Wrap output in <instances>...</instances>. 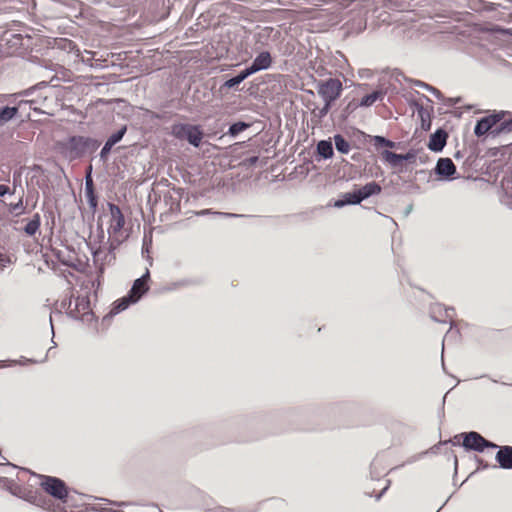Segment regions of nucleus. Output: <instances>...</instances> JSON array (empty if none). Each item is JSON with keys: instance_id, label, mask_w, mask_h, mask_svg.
Returning a JSON list of instances; mask_svg holds the SVG:
<instances>
[{"instance_id": "obj_1", "label": "nucleus", "mask_w": 512, "mask_h": 512, "mask_svg": "<svg viewBox=\"0 0 512 512\" xmlns=\"http://www.w3.org/2000/svg\"><path fill=\"white\" fill-rule=\"evenodd\" d=\"M100 146V140L85 135H72L57 144L59 153L69 161L92 155Z\"/></svg>"}, {"instance_id": "obj_2", "label": "nucleus", "mask_w": 512, "mask_h": 512, "mask_svg": "<svg viewBox=\"0 0 512 512\" xmlns=\"http://www.w3.org/2000/svg\"><path fill=\"white\" fill-rule=\"evenodd\" d=\"M170 134L180 141H187L194 148L201 146L205 136L201 125L191 123H174Z\"/></svg>"}, {"instance_id": "obj_3", "label": "nucleus", "mask_w": 512, "mask_h": 512, "mask_svg": "<svg viewBox=\"0 0 512 512\" xmlns=\"http://www.w3.org/2000/svg\"><path fill=\"white\" fill-rule=\"evenodd\" d=\"M41 479L40 487L42 490L51 498L59 501H63L68 497V492H74L77 494V490L71 488L67 485V483L56 476L50 475H39Z\"/></svg>"}, {"instance_id": "obj_4", "label": "nucleus", "mask_w": 512, "mask_h": 512, "mask_svg": "<svg viewBox=\"0 0 512 512\" xmlns=\"http://www.w3.org/2000/svg\"><path fill=\"white\" fill-rule=\"evenodd\" d=\"M316 90L323 100L335 102L343 91L342 82L338 78H327L319 80L316 84Z\"/></svg>"}, {"instance_id": "obj_5", "label": "nucleus", "mask_w": 512, "mask_h": 512, "mask_svg": "<svg viewBox=\"0 0 512 512\" xmlns=\"http://www.w3.org/2000/svg\"><path fill=\"white\" fill-rule=\"evenodd\" d=\"M20 499L29 502L30 504H33L37 507L42 508L46 511H54L55 510V503L51 498L44 495L39 490H33L30 488H23L21 495L19 496Z\"/></svg>"}, {"instance_id": "obj_6", "label": "nucleus", "mask_w": 512, "mask_h": 512, "mask_svg": "<svg viewBox=\"0 0 512 512\" xmlns=\"http://www.w3.org/2000/svg\"><path fill=\"white\" fill-rule=\"evenodd\" d=\"M463 437L462 446L466 450H473L476 452H483L486 448L496 449L498 445L486 440L481 434L475 431L462 433Z\"/></svg>"}, {"instance_id": "obj_7", "label": "nucleus", "mask_w": 512, "mask_h": 512, "mask_svg": "<svg viewBox=\"0 0 512 512\" xmlns=\"http://www.w3.org/2000/svg\"><path fill=\"white\" fill-rule=\"evenodd\" d=\"M128 131V125H121L116 131L112 132L104 142L98 157L102 163H106L109 160V156L113 148L120 143Z\"/></svg>"}, {"instance_id": "obj_8", "label": "nucleus", "mask_w": 512, "mask_h": 512, "mask_svg": "<svg viewBox=\"0 0 512 512\" xmlns=\"http://www.w3.org/2000/svg\"><path fill=\"white\" fill-rule=\"evenodd\" d=\"M416 158L417 152L414 150H410L406 154H396L386 150V163L390 164L392 167L398 169L399 171L407 169V166L410 164H415Z\"/></svg>"}, {"instance_id": "obj_9", "label": "nucleus", "mask_w": 512, "mask_h": 512, "mask_svg": "<svg viewBox=\"0 0 512 512\" xmlns=\"http://www.w3.org/2000/svg\"><path fill=\"white\" fill-rule=\"evenodd\" d=\"M274 416L272 414H253L243 420V425L249 430H264L272 423Z\"/></svg>"}, {"instance_id": "obj_10", "label": "nucleus", "mask_w": 512, "mask_h": 512, "mask_svg": "<svg viewBox=\"0 0 512 512\" xmlns=\"http://www.w3.org/2000/svg\"><path fill=\"white\" fill-rule=\"evenodd\" d=\"M502 117L503 113H497L481 118L475 125L474 134L478 137L485 135L489 131L492 134V130L496 127Z\"/></svg>"}, {"instance_id": "obj_11", "label": "nucleus", "mask_w": 512, "mask_h": 512, "mask_svg": "<svg viewBox=\"0 0 512 512\" xmlns=\"http://www.w3.org/2000/svg\"><path fill=\"white\" fill-rule=\"evenodd\" d=\"M107 206H108V209L110 211V216H111V221H110V226H109L108 232L116 234L123 229V227L125 225V217H124V214L122 213L120 207L118 205H116L115 203L108 202Z\"/></svg>"}, {"instance_id": "obj_12", "label": "nucleus", "mask_w": 512, "mask_h": 512, "mask_svg": "<svg viewBox=\"0 0 512 512\" xmlns=\"http://www.w3.org/2000/svg\"><path fill=\"white\" fill-rule=\"evenodd\" d=\"M140 300L141 295H138L137 297L133 298V296L127 293L125 296L115 300L112 303L110 311L106 314V318H113L117 314L128 309L131 305L138 303Z\"/></svg>"}, {"instance_id": "obj_13", "label": "nucleus", "mask_w": 512, "mask_h": 512, "mask_svg": "<svg viewBox=\"0 0 512 512\" xmlns=\"http://www.w3.org/2000/svg\"><path fill=\"white\" fill-rule=\"evenodd\" d=\"M90 304H91V302H90L89 295L78 296L76 298L74 309H75L77 315H79L80 318H82V319H79L80 321L91 322V321L96 320L95 314L90 309Z\"/></svg>"}, {"instance_id": "obj_14", "label": "nucleus", "mask_w": 512, "mask_h": 512, "mask_svg": "<svg viewBox=\"0 0 512 512\" xmlns=\"http://www.w3.org/2000/svg\"><path fill=\"white\" fill-rule=\"evenodd\" d=\"M334 156V148L331 139H323L317 142L313 158L317 162L329 160Z\"/></svg>"}, {"instance_id": "obj_15", "label": "nucleus", "mask_w": 512, "mask_h": 512, "mask_svg": "<svg viewBox=\"0 0 512 512\" xmlns=\"http://www.w3.org/2000/svg\"><path fill=\"white\" fill-rule=\"evenodd\" d=\"M26 104L27 102H18L15 106H0V128L17 119L20 116V109Z\"/></svg>"}, {"instance_id": "obj_16", "label": "nucleus", "mask_w": 512, "mask_h": 512, "mask_svg": "<svg viewBox=\"0 0 512 512\" xmlns=\"http://www.w3.org/2000/svg\"><path fill=\"white\" fill-rule=\"evenodd\" d=\"M430 316L436 322L452 323L454 317V309L444 308L441 304H435L430 309Z\"/></svg>"}, {"instance_id": "obj_17", "label": "nucleus", "mask_w": 512, "mask_h": 512, "mask_svg": "<svg viewBox=\"0 0 512 512\" xmlns=\"http://www.w3.org/2000/svg\"><path fill=\"white\" fill-rule=\"evenodd\" d=\"M435 173L445 179H453L456 166L450 158H440L435 167Z\"/></svg>"}, {"instance_id": "obj_18", "label": "nucleus", "mask_w": 512, "mask_h": 512, "mask_svg": "<svg viewBox=\"0 0 512 512\" xmlns=\"http://www.w3.org/2000/svg\"><path fill=\"white\" fill-rule=\"evenodd\" d=\"M411 108H412L413 113L417 114V118L420 120L421 128L424 131L430 130V128H431V112L428 109L424 108L423 105H421L417 102H412Z\"/></svg>"}, {"instance_id": "obj_19", "label": "nucleus", "mask_w": 512, "mask_h": 512, "mask_svg": "<svg viewBox=\"0 0 512 512\" xmlns=\"http://www.w3.org/2000/svg\"><path fill=\"white\" fill-rule=\"evenodd\" d=\"M402 79H404L402 73L386 70V94L388 92L399 93L402 89Z\"/></svg>"}, {"instance_id": "obj_20", "label": "nucleus", "mask_w": 512, "mask_h": 512, "mask_svg": "<svg viewBox=\"0 0 512 512\" xmlns=\"http://www.w3.org/2000/svg\"><path fill=\"white\" fill-rule=\"evenodd\" d=\"M447 132L443 129L436 130L433 134H431L428 148L434 152H440L446 145L447 141Z\"/></svg>"}, {"instance_id": "obj_21", "label": "nucleus", "mask_w": 512, "mask_h": 512, "mask_svg": "<svg viewBox=\"0 0 512 512\" xmlns=\"http://www.w3.org/2000/svg\"><path fill=\"white\" fill-rule=\"evenodd\" d=\"M360 203L361 201L357 190L354 188L352 191L341 193L334 201L333 206L336 208H343L348 205H358Z\"/></svg>"}, {"instance_id": "obj_22", "label": "nucleus", "mask_w": 512, "mask_h": 512, "mask_svg": "<svg viewBox=\"0 0 512 512\" xmlns=\"http://www.w3.org/2000/svg\"><path fill=\"white\" fill-rule=\"evenodd\" d=\"M384 470V455L377 453L370 464V479L371 481L380 482L383 478Z\"/></svg>"}, {"instance_id": "obj_23", "label": "nucleus", "mask_w": 512, "mask_h": 512, "mask_svg": "<svg viewBox=\"0 0 512 512\" xmlns=\"http://www.w3.org/2000/svg\"><path fill=\"white\" fill-rule=\"evenodd\" d=\"M360 201H364L371 196L377 195L381 192L382 187L378 182L371 181L363 186L355 185Z\"/></svg>"}, {"instance_id": "obj_24", "label": "nucleus", "mask_w": 512, "mask_h": 512, "mask_svg": "<svg viewBox=\"0 0 512 512\" xmlns=\"http://www.w3.org/2000/svg\"><path fill=\"white\" fill-rule=\"evenodd\" d=\"M93 262L96 267L105 268L106 265L112 264L116 259V254L112 252H105L101 248L92 249Z\"/></svg>"}, {"instance_id": "obj_25", "label": "nucleus", "mask_w": 512, "mask_h": 512, "mask_svg": "<svg viewBox=\"0 0 512 512\" xmlns=\"http://www.w3.org/2000/svg\"><path fill=\"white\" fill-rule=\"evenodd\" d=\"M272 64L271 53L267 50L261 51L251 62V67L257 73L262 70H267Z\"/></svg>"}, {"instance_id": "obj_26", "label": "nucleus", "mask_w": 512, "mask_h": 512, "mask_svg": "<svg viewBox=\"0 0 512 512\" xmlns=\"http://www.w3.org/2000/svg\"><path fill=\"white\" fill-rule=\"evenodd\" d=\"M495 459L503 469H512V446L498 447Z\"/></svg>"}, {"instance_id": "obj_27", "label": "nucleus", "mask_w": 512, "mask_h": 512, "mask_svg": "<svg viewBox=\"0 0 512 512\" xmlns=\"http://www.w3.org/2000/svg\"><path fill=\"white\" fill-rule=\"evenodd\" d=\"M85 197L88 203L90 210L95 213L98 207V194L95 190L94 180L93 178L88 179V183L85 184Z\"/></svg>"}, {"instance_id": "obj_28", "label": "nucleus", "mask_w": 512, "mask_h": 512, "mask_svg": "<svg viewBox=\"0 0 512 512\" xmlns=\"http://www.w3.org/2000/svg\"><path fill=\"white\" fill-rule=\"evenodd\" d=\"M365 143L373 145L374 150L380 155L381 160L384 162V135L371 136L364 132H361Z\"/></svg>"}, {"instance_id": "obj_29", "label": "nucleus", "mask_w": 512, "mask_h": 512, "mask_svg": "<svg viewBox=\"0 0 512 512\" xmlns=\"http://www.w3.org/2000/svg\"><path fill=\"white\" fill-rule=\"evenodd\" d=\"M252 126L251 122H246L243 120H237L229 124L228 130L226 132V135L232 138H236L238 135H240L242 132L247 130Z\"/></svg>"}, {"instance_id": "obj_30", "label": "nucleus", "mask_w": 512, "mask_h": 512, "mask_svg": "<svg viewBox=\"0 0 512 512\" xmlns=\"http://www.w3.org/2000/svg\"><path fill=\"white\" fill-rule=\"evenodd\" d=\"M41 226V216L39 213H35L23 227V232L29 236L33 237L39 231Z\"/></svg>"}, {"instance_id": "obj_31", "label": "nucleus", "mask_w": 512, "mask_h": 512, "mask_svg": "<svg viewBox=\"0 0 512 512\" xmlns=\"http://www.w3.org/2000/svg\"><path fill=\"white\" fill-rule=\"evenodd\" d=\"M383 95V91L381 88L372 91L371 93H368L364 95L360 100H357V105L359 107L368 108L372 106L377 100H381Z\"/></svg>"}, {"instance_id": "obj_32", "label": "nucleus", "mask_w": 512, "mask_h": 512, "mask_svg": "<svg viewBox=\"0 0 512 512\" xmlns=\"http://www.w3.org/2000/svg\"><path fill=\"white\" fill-rule=\"evenodd\" d=\"M357 108H359L357 105V100L353 98L344 107L341 108L338 121L340 123H346Z\"/></svg>"}, {"instance_id": "obj_33", "label": "nucleus", "mask_w": 512, "mask_h": 512, "mask_svg": "<svg viewBox=\"0 0 512 512\" xmlns=\"http://www.w3.org/2000/svg\"><path fill=\"white\" fill-rule=\"evenodd\" d=\"M163 201L166 207H168V212L171 214H178L181 212V201L178 198L173 197L170 192H166L163 195Z\"/></svg>"}, {"instance_id": "obj_34", "label": "nucleus", "mask_w": 512, "mask_h": 512, "mask_svg": "<svg viewBox=\"0 0 512 512\" xmlns=\"http://www.w3.org/2000/svg\"><path fill=\"white\" fill-rule=\"evenodd\" d=\"M24 189L21 188V196L16 203H10L7 205L8 212L14 217H19L23 214L28 213L23 203Z\"/></svg>"}, {"instance_id": "obj_35", "label": "nucleus", "mask_w": 512, "mask_h": 512, "mask_svg": "<svg viewBox=\"0 0 512 512\" xmlns=\"http://www.w3.org/2000/svg\"><path fill=\"white\" fill-rule=\"evenodd\" d=\"M335 149L341 154H348L351 150L349 141L342 134H335L333 136Z\"/></svg>"}, {"instance_id": "obj_36", "label": "nucleus", "mask_w": 512, "mask_h": 512, "mask_svg": "<svg viewBox=\"0 0 512 512\" xmlns=\"http://www.w3.org/2000/svg\"><path fill=\"white\" fill-rule=\"evenodd\" d=\"M149 290V285H144L141 281L135 279L130 290L127 293L133 296V298L137 297L138 295H141L142 299L149 292Z\"/></svg>"}, {"instance_id": "obj_37", "label": "nucleus", "mask_w": 512, "mask_h": 512, "mask_svg": "<svg viewBox=\"0 0 512 512\" xmlns=\"http://www.w3.org/2000/svg\"><path fill=\"white\" fill-rule=\"evenodd\" d=\"M512 132V117L509 119H504V116L497 123L496 127L492 130L493 136H498L501 134H506Z\"/></svg>"}, {"instance_id": "obj_38", "label": "nucleus", "mask_w": 512, "mask_h": 512, "mask_svg": "<svg viewBox=\"0 0 512 512\" xmlns=\"http://www.w3.org/2000/svg\"><path fill=\"white\" fill-rule=\"evenodd\" d=\"M259 162V153H245L243 154L239 166L244 169H250L255 167Z\"/></svg>"}, {"instance_id": "obj_39", "label": "nucleus", "mask_w": 512, "mask_h": 512, "mask_svg": "<svg viewBox=\"0 0 512 512\" xmlns=\"http://www.w3.org/2000/svg\"><path fill=\"white\" fill-rule=\"evenodd\" d=\"M80 497H90V496L83 494V493H79L78 491H77V494H75L74 492H68V497L66 499H64L63 501H61L60 504L68 506V507H79L82 505L79 502Z\"/></svg>"}, {"instance_id": "obj_40", "label": "nucleus", "mask_w": 512, "mask_h": 512, "mask_svg": "<svg viewBox=\"0 0 512 512\" xmlns=\"http://www.w3.org/2000/svg\"><path fill=\"white\" fill-rule=\"evenodd\" d=\"M72 298L73 295L71 294L69 297L64 298L61 301V308L66 310V315L74 320L81 319L79 315H77L75 309L71 308L72 306Z\"/></svg>"}, {"instance_id": "obj_41", "label": "nucleus", "mask_w": 512, "mask_h": 512, "mask_svg": "<svg viewBox=\"0 0 512 512\" xmlns=\"http://www.w3.org/2000/svg\"><path fill=\"white\" fill-rule=\"evenodd\" d=\"M242 83V81L236 76H232L226 79L220 86L219 92L220 94L226 93L227 90L236 88Z\"/></svg>"}, {"instance_id": "obj_42", "label": "nucleus", "mask_w": 512, "mask_h": 512, "mask_svg": "<svg viewBox=\"0 0 512 512\" xmlns=\"http://www.w3.org/2000/svg\"><path fill=\"white\" fill-rule=\"evenodd\" d=\"M103 274H104L103 265L101 267H97V277H96V279L91 281V287L95 290L94 291L95 296H97V290L100 288Z\"/></svg>"}, {"instance_id": "obj_43", "label": "nucleus", "mask_w": 512, "mask_h": 512, "mask_svg": "<svg viewBox=\"0 0 512 512\" xmlns=\"http://www.w3.org/2000/svg\"><path fill=\"white\" fill-rule=\"evenodd\" d=\"M413 84H414V86H416V87H421V88H424V89H426V90L430 91V92H431V93H433V94H434L438 99H440V98H441V96H442L441 92H440L438 89H436L435 87L430 86L429 84L424 83V82H422V81H420V80H415V81L413 82Z\"/></svg>"}, {"instance_id": "obj_44", "label": "nucleus", "mask_w": 512, "mask_h": 512, "mask_svg": "<svg viewBox=\"0 0 512 512\" xmlns=\"http://www.w3.org/2000/svg\"><path fill=\"white\" fill-rule=\"evenodd\" d=\"M324 101V104L323 106L318 110V113L316 114V116L321 120L323 119L331 110L334 102L332 101H329V100H323Z\"/></svg>"}, {"instance_id": "obj_45", "label": "nucleus", "mask_w": 512, "mask_h": 512, "mask_svg": "<svg viewBox=\"0 0 512 512\" xmlns=\"http://www.w3.org/2000/svg\"><path fill=\"white\" fill-rule=\"evenodd\" d=\"M13 496L18 497L21 495L23 488L17 485L13 480L10 479V483L5 488Z\"/></svg>"}, {"instance_id": "obj_46", "label": "nucleus", "mask_w": 512, "mask_h": 512, "mask_svg": "<svg viewBox=\"0 0 512 512\" xmlns=\"http://www.w3.org/2000/svg\"><path fill=\"white\" fill-rule=\"evenodd\" d=\"M256 72L251 67V65L246 66L244 69L239 71L236 76L243 82L245 79H247L249 76L255 74Z\"/></svg>"}, {"instance_id": "obj_47", "label": "nucleus", "mask_w": 512, "mask_h": 512, "mask_svg": "<svg viewBox=\"0 0 512 512\" xmlns=\"http://www.w3.org/2000/svg\"><path fill=\"white\" fill-rule=\"evenodd\" d=\"M191 283H192L191 280H181V281L172 283L170 286L164 288V290L172 291V290L177 289L178 287L190 285Z\"/></svg>"}, {"instance_id": "obj_48", "label": "nucleus", "mask_w": 512, "mask_h": 512, "mask_svg": "<svg viewBox=\"0 0 512 512\" xmlns=\"http://www.w3.org/2000/svg\"><path fill=\"white\" fill-rule=\"evenodd\" d=\"M21 175H22L21 169L15 170L13 172L12 180H13V189H15V190H16L17 186L21 187Z\"/></svg>"}, {"instance_id": "obj_49", "label": "nucleus", "mask_w": 512, "mask_h": 512, "mask_svg": "<svg viewBox=\"0 0 512 512\" xmlns=\"http://www.w3.org/2000/svg\"><path fill=\"white\" fill-rule=\"evenodd\" d=\"M35 92V88L33 87H29L27 89H24L20 92H17L15 94H13L12 96L16 99V98H19V97H28V96H31L33 93Z\"/></svg>"}, {"instance_id": "obj_50", "label": "nucleus", "mask_w": 512, "mask_h": 512, "mask_svg": "<svg viewBox=\"0 0 512 512\" xmlns=\"http://www.w3.org/2000/svg\"><path fill=\"white\" fill-rule=\"evenodd\" d=\"M216 214L223 218L251 217L250 215L236 214V213H229V212H216Z\"/></svg>"}, {"instance_id": "obj_51", "label": "nucleus", "mask_w": 512, "mask_h": 512, "mask_svg": "<svg viewBox=\"0 0 512 512\" xmlns=\"http://www.w3.org/2000/svg\"><path fill=\"white\" fill-rule=\"evenodd\" d=\"M151 247H152V240H151V238L148 239L145 236L144 239H143V244H142V254H145V253L149 254Z\"/></svg>"}, {"instance_id": "obj_52", "label": "nucleus", "mask_w": 512, "mask_h": 512, "mask_svg": "<svg viewBox=\"0 0 512 512\" xmlns=\"http://www.w3.org/2000/svg\"><path fill=\"white\" fill-rule=\"evenodd\" d=\"M137 279L141 281L144 285H149V281L151 279L149 269L146 268L145 272Z\"/></svg>"}, {"instance_id": "obj_53", "label": "nucleus", "mask_w": 512, "mask_h": 512, "mask_svg": "<svg viewBox=\"0 0 512 512\" xmlns=\"http://www.w3.org/2000/svg\"><path fill=\"white\" fill-rule=\"evenodd\" d=\"M15 193V189L10 190V188L7 185L0 184V197H3L7 194L13 195Z\"/></svg>"}, {"instance_id": "obj_54", "label": "nucleus", "mask_w": 512, "mask_h": 512, "mask_svg": "<svg viewBox=\"0 0 512 512\" xmlns=\"http://www.w3.org/2000/svg\"><path fill=\"white\" fill-rule=\"evenodd\" d=\"M167 112H150V118L151 119H157V120H166Z\"/></svg>"}, {"instance_id": "obj_55", "label": "nucleus", "mask_w": 512, "mask_h": 512, "mask_svg": "<svg viewBox=\"0 0 512 512\" xmlns=\"http://www.w3.org/2000/svg\"><path fill=\"white\" fill-rule=\"evenodd\" d=\"M343 405L341 404H334L329 407V414L336 415L342 411Z\"/></svg>"}, {"instance_id": "obj_56", "label": "nucleus", "mask_w": 512, "mask_h": 512, "mask_svg": "<svg viewBox=\"0 0 512 512\" xmlns=\"http://www.w3.org/2000/svg\"><path fill=\"white\" fill-rule=\"evenodd\" d=\"M19 102H27L26 105H28L29 109L34 110L38 114H43V111L41 109H38V108L34 107V104L36 103L35 100H20Z\"/></svg>"}, {"instance_id": "obj_57", "label": "nucleus", "mask_w": 512, "mask_h": 512, "mask_svg": "<svg viewBox=\"0 0 512 512\" xmlns=\"http://www.w3.org/2000/svg\"><path fill=\"white\" fill-rule=\"evenodd\" d=\"M171 190L178 196L177 198L181 200V198L183 197L184 193H185V189L184 188H181V187H176L175 185H173L171 187Z\"/></svg>"}, {"instance_id": "obj_58", "label": "nucleus", "mask_w": 512, "mask_h": 512, "mask_svg": "<svg viewBox=\"0 0 512 512\" xmlns=\"http://www.w3.org/2000/svg\"><path fill=\"white\" fill-rule=\"evenodd\" d=\"M11 263L10 258L0 253V268H4Z\"/></svg>"}, {"instance_id": "obj_59", "label": "nucleus", "mask_w": 512, "mask_h": 512, "mask_svg": "<svg viewBox=\"0 0 512 512\" xmlns=\"http://www.w3.org/2000/svg\"><path fill=\"white\" fill-rule=\"evenodd\" d=\"M108 242H109V247H108L107 252L115 253V250L119 247L120 242L118 240H114V241L109 240Z\"/></svg>"}, {"instance_id": "obj_60", "label": "nucleus", "mask_w": 512, "mask_h": 512, "mask_svg": "<svg viewBox=\"0 0 512 512\" xmlns=\"http://www.w3.org/2000/svg\"><path fill=\"white\" fill-rule=\"evenodd\" d=\"M1 458L5 461L4 463L0 462V467H6V468H9L10 470H15L17 469L18 467L12 463H10L5 457L1 456Z\"/></svg>"}, {"instance_id": "obj_61", "label": "nucleus", "mask_w": 512, "mask_h": 512, "mask_svg": "<svg viewBox=\"0 0 512 512\" xmlns=\"http://www.w3.org/2000/svg\"><path fill=\"white\" fill-rule=\"evenodd\" d=\"M92 171H93V167H92V165L90 164V165H88V166L86 167V169H85V178H84V179H85V184H87V183H88V179H89V177H90V178H93V177H92Z\"/></svg>"}, {"instance_id": "obj_62", "label": "nucleus", "mask_w": 512, "mask_h": 512, "mask_svg": "<svg viewBox=\"0 0 512 512\" xmlns=\"http://www.w3.org/2000/svg\"><path fill=\"white\" fill-rule=\"evenodd\" d=\"M9 483L10 479L8 477L0 476V487H3L5 489Z\"/></svg>"}, {"instance_id": "obj_63", "label": "nucleus", "mask_w": 512, "mask_h": 512, "mask_svg": "<svg viewBox=\"0 0 512 512\" xmlns=\"http://www.w3.org/2000/svg\"><path fill=\"white\" fill-rule=\"evenodd\" d=\"M31 170H32V171H35V172L45 173V169L43 168V166H42V165H39V164H34V165L31 167Z\"/></svg>"}, {"instance_id": "obj_64", "label": "nucleus", "mask_w": 512, "mask_h": 512, "mask_svg": "<svg viewBox=\"0 0 512 512\" xmlns=\"http://www.w3.org/2000/svg\"><path fill=\"white\" fill-rule=\"evenodd\" d=\"M231 510L222 506H219L215 509H210L208 512H230Z\"/></svg>"}]
</instances>
